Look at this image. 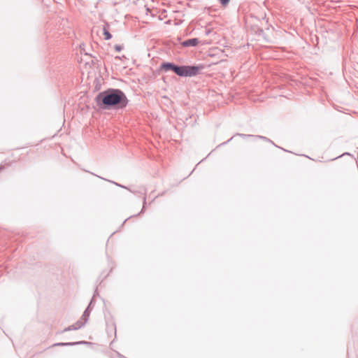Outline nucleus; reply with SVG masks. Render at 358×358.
Returning <instances> with one entry per match:
<instances>
[{
  "label": "nucleus",
  "instance_id": "obj_1",
  "mask_svg": "<svg viewBox=\"0 0 358 358\" xmlns=\"http://www.w3.org/2000/svg\"><path fill=\"white\" fill-rule=\"evenodd\" d=\"M99 110H122L129 103L125 93L120 89L108 88L96 94L94 98Z\"/></svg>",
  "mask_w": 358,
  "mask_h": 358
},
{
  "label": "nucleus",
  "instance_id": "obj_2",
  "mask_svg": "<svg viewBox=\"0 0 358 358\" xmlns=\"http://www.w3.org/2000/svg\"><path fill=\"white\" fill-rule=\"evenodd\" d=\"M164 72L172 71L180 77H194L203 69V65H178L173 62H163L159 66Z\"/></svg>",
  "mask_w": 358,
  "mask_h": 358
},
{
  "label": "nucleus",
  "instance_id": "obj_3",
  "mask_svg": "<svg viewBox=\"0 0 358 358\" xmlns=\"http://www.w3.org/2000/svg\"><path fill=\"white\" fill-rule=\"evenodd\" d=\"M90 342L87 341H76V342H66V343H56L52 345V346H75L78 345H89Z\"/></svg>",
  "mask_w": 358,
  "mask_h": 358
},
{
  "label": "nucleus",
  "instance_id": "obj_4",
  "mask_svg": "<svg viewBox=\"0 0 358 358\" xmlns=\"http://www.w3.org/2000/svg\"><path fill=\"white\" fill-rule=\"evenodd\" d=\"M199 43V38H192L187 39L185 41H183L181 42V45L182 47H195Z\"/></svg>",
  "mask_w": 358,
  "mask_h": 358
},
{
  "label": "nucleus",
  "instance_id": "obj_5",
  "mask_svg": "<svg viewBox=\"0 0 358 358\" xmlns=\"http://www.w3.org/2000/svg\"><path fill=\"white\" fill-rule=\"evenodd\" d=\"M236 136H241V138H243L244 139L250 138V137H255V136H253V135H251V134H245L236 133L231 138H230L228 141H225L224 143H222L220 145H218L217 148L227 144L229 142H230L233 139L234 137H235Z\"/></svg>",
  "mask_w": 358,
  "mask_h": 358
},
{
  "label": "nucleus",
  "instance_id": "obj_6",
  "mask_svg": "<svg viewBox=\"0 0 358 358\" xmlns=\"http://www.w3.org/2000/svg\"><path fill=\"white\" fill-rule=\"evenodd\" d=\"M109 29V24L108 23H106L103 27V34L104 36L105 40H110L112 38L113 36L108 31Z\"/></svg>",
  "mask_w": 358,
  "mask_h": 358
},
{
  "label": "nucleus",
  "instance_id": "obj_7",
  "mask_svg": "<svg viewBox=\"0 0 358 358\" xmlns=\"http://www.w3.org/2000/svg\"><path fill=\"white\" fill-rule=\"evenodd\" d=\"M91 310L92 309H88V308L87 307L81 316V320H85V322H87L90 317Z\"/></svg>",
  "mask_w": 358,
  "mask_h": 358
},
{
  "label": "nucleus",
  "instance_id": "obj_8",
  "mask_svg": "<svg viewBox=\"0 0 358 358\" xmlns=\"http://www.w3.org/2000/svg\"><path fill=\"white\" fill-rule=\"evenodd\" d=\"M91 173V174H92V175H94V176H95V174H94V173ZM96 176L99 177V178H101V179H102V180H104L108 181V182H111V183H113V184H114V185H115L116 186H118V187H120L124 188V189H128L127 187H125V186H124V185H121V184H119V183H117V182H114V181H112V180H107V179H106V178H102V177H101V176H97V175H96Z\"/></svg>",
  "mask_w": 358,
  "mask_h": 358
},
{
  "label": "nucleus",
  "instance_id": "obj_9",
  "mask_svg": "<svg viewBox=\"0 0 358 358\" xmlns=\"http://www.w3.org/2000/svg\"><path fill=\"white\" fill-rule=\"evenodd\" d=\"M256 34L259 36H262L266 41H268V38H266L264 31L262 28H257Z\"/></svg>",
  "mask_w": 358,
  "mask_h": 358
},
{
  "label": "nucleus",
  "instance_id": "obj_10",
  "mask_svg": "<svg viewBox=\"0 0 358 358\" xmlns=\"http://www.w3.org/2000/svg\"><path fill=\"white\" fill-rule=\"evenodd\" d=\"M255 138H259V139H262L263 141H266V142H269L271 143H272L274 146L277 147V148H279L278 145H276L271 140H270L269 138H268L266 136H255Z\"/></svg>",
  "mask_w": 358,
  "mask_h": 358
},
{
  "label": "nucleus",
  "instance_id": "obj_11",
  "mask_svg": "<svg viewBox=\"0 0 358 358\" xmlns=\"http://www.w3.org/2000/svg\"><path fill=\"white\" fill-rule=\"evenodd\" d=\"M86 322H85V320H82L80 319V320L77 321L76 323L74 324L76 325V327H78V329H79L80 328L83 327Z\"/></svg>",
  "mask_w": 358,
  "mask_h": 358
},
{
  "label": "nucleus",
  "instance_id": "obj_12",
  "mask_svg": "<svg viewBox=\"0 0 358 358\" xmlns=\"http://www.w3.org/2000/svg\"><path fill=\"white\" fill-rule=\"evenodd\" d=\"M78 327H76L75 324L70 325L67 327H66L62 332H66L71 330H77Z\"/></svg>",
  "mask_w": 358,
  "mask_h": 358
},
{
  "label": "nucleus",
  "instance_id": "obj_13",
  "mask_svg": "<svg viewBox=\"0 0 358 358\" xmlns=\"http://www.w3.org/2000/svg\"><path fill=\"white\" fill-rule=\"evenodd\" d=\"M231 0H218L219 3L221 4V6L224 8L227 7Z\"/></svg>",
  "mask_w": 358,
  "mask_h": 358
},
{
  "label": "nucleus",
  "instance_id": "obj_14",
  "mask_svg": "<svg viewBox=\"0 0 358 358\" xmlns=\"http://www.w3.org/2000/svg\"><path fill=\"white\" fill-rule=\"evenodd\" d=\"M94 306V299H92L89 305L87 306V308H88V309L92 310Z\"/></svg>",
  "mask_w": 358,
  "mask_h": 358
},
{
  "label": "nucleus",
  "instance_id": "obj_15",
  "mask_svg": "<svg viewBox=\"0 0 358 358\" xmlns=\"http://www.w3.org/2000/svg\"><path fill=\"white\" fill-rule=\"evenodd\" d=\"M114 49L117 52H120L123 49V47L122 45H115L114 46Z\"/></svg>",
  "mask_w": 358,
  "mask_h": 358
},
{
  "label": "nucleus",
  "instance_id": "obj_16",
  "mask_svg": "<svg viewBox=\"0 0 358 358\" xmlns=\"http://www.w3.org/2000/svg\"><path fill=\"white\" fill-rule=\"evenodd\" d=\"M98 294H99V293H98L97 288H96V290H95V292H94V294H93V296H92V299H94V298H95Z\"/></svg>",
  "mask_w": 358,
  "mask_h": 358
},
{
  "label": "nucleus",
  "instance_id": "obj_17",
  "mask_svg": "<svg viewBox=\"0 0 358 358\" xmlns=\"http://www.w3.org/2000/svg\"><path fill=\"white\" fill-rule=\"evenodd\" d=\"M144 210H145V206H143V207L142 210H141V212H140V213H138V214H136V215H134V217H136V216H138V215H140V214L143 213V211H144Z\"/></svg>",
  "mask_w": 358,
  "mask_h": 358
},
{
  "label": "nucleus",
  "instance_id": "obj_18",
  "mask_svg": "<svg viewBox=\"0 0 358 358\" xmlns=\"http://www.w3.org/2000/svg\"><path fill=\"white\" fill-rule=\"evenodd\" d=\"M350 155V154H349L348 152H345V153H344V154H343V155H341L338 156V157H342V156H343V155Z\"/></svg>",
  "mask_w": 358,
  "mask_h": 358
},
{
  "label": "nucleus",
  "instance_id": "obj_19",
  "mask_svg": "<svg viewBox=\"0 0 358 358\" xmlns=\"http://www.w3.org/2000/svg\"><path fill=\"white\" fill-rule=\"evenodd\" d=\"M3 166H0V172L3 169Z\"/></svg>",
  "mask_w": 358,
  "mask_h": 358
},
{
  "label": "nucleus",
  "instance_id": "obj_20",
  "mask_svg": "<svg viewBox=\"0 0 358 358\" xmlns=\"http://www.w3.org/2000/svg\"><path fill=\"white\" fill-rule=\"evenodd\" d=\"M127 220V219H126L125 220H124L123 222V224L126 222V221Z\"/></svg>",
  "mask_w": 358,
  "mask_h": 358
},
{
  "label": "nucleus",
  "instance_id": "obj_21",
  "mask_svg": "<svg viewBox=\"0 0 358 358\" xmlns=\"http://www.w3.org/2000/svg\"><path fill=\"white\" fill-rule=\"evenodd\" d=\"M144 200V204L145 203V198H143Z\"/></svg>",
  "mask_w": 358,
  "mask_h": 358
}]
</instances>
